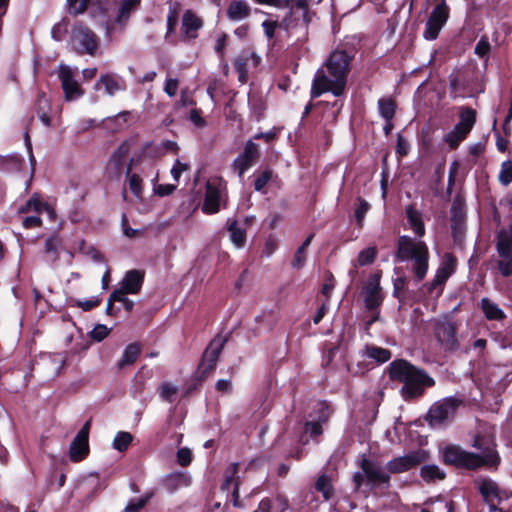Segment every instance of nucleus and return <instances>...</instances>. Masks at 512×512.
I'll list each match as a JSON object with an SVG mask.
<instances>
[{
	"label": "nucleus",
	"instance_id": "1",
	"mask_svg": "<svg viewBox=\"0 0 512 512\" xmlns=\"http://www.w3.org/2000/svg\"><path fill=\"white\" fill-rule=\"evenodd\" d=\"M405 211L407 226L416 237L402 235L398 238L396 259L399 262H410L416 279L421 281L425 278L429 267V249L421 240L426 233L423 213L414 205L407 206Z\"/></svg>",
	"mask_w": 512,
	"mask_h": 512
},
{
	"label": "nucleus",
	"instance_id": "2",
	"mask_svg": "<svg viewBox=\"0 0 512 512\" xmlns=\"http://www.w3.org/2000/svg\"><path fill=\"white\" fill-rule=\"evenodd\" d=\"M472 446L479 450L473 453L456 445H449L443 450V460L446 464L460 469L476 470L480 467L496 469L500 463V457L495 450L492 436L477 435Z\"/></svg>",
	"mask_w": 512,
	"mask_h": 512
},
{
	"label": "nucleus",
	"instance_id": "3",
	"mask_svg": "<svg viewBox=\"0 0 512 512\" xmlns=\"http://www.w3.org/2000/svg\"><path fill=\"white\" fill-rule=\"evenodd\" d=\"M350 63L351 57L346 51H333L324 66L315 74L311 90L312 96L319 97L325 92H331L335 97L341 96L346 87Z\"/></svg>",
	"mask_w": 512,
	"mask_h": 512
},
{
	"label": "nucleus",
	"instance_id": "4",
	"mask_svg": "<svg viewBox=\"0 0 512 512\" xmlns=\"http://www.w3.org/2000/svg\"><path fill=\"white\" fill-rule=\"evenodd\" d=\"M389 375L392 380L403 383L401 393L406 400L422 395L425 387H431L435 383L424 370L403 359L390 363Z\"/></svg>",
	"mask_w": 512,
	"mask_h": 512
},
{
	"label": "nucleus",
	"instance_id": "5",
	"mask_svg": "<svg viewBox=\"0 0 512 512\" xmlns=\"http://www.w3.org/2000/svg\"><path fill=\"white\" fill-rule=\"evenodd\" d=\"M313 15L308 0H290V36H297L295 45L307 39L308 24Z\"/></svg>",
	"mask_w": 512,
	"mask_h": 512
},
{
	"label": "nucleus",
	"instance_id": "6",
	"mask_svg": "<svg viewBox=\"0 0 512 512\" xmlns=\"http://www.w3.org/2000/svg\"><path fill=\"white\" fill-rule=\"evenodd\" d=\"M317 413V420L305 423L303 434L299 438V445L293 450L290 449V457L299 459L303 455V448L309 439L320 436L323 433L322 425L329 419L331 411L326 403H318Z\"/></svg>",
	"mask_w": 512,
	"mask_h": 512
},
{
	"label": "nucleus",
	"instance_id": "7",
	"mask_svg": "<svg viewBox=\"0 0 512 512\" xmlns=\"http://www.w3.org/2000/svg\"><path fill=\"white\" fill-rule=\"evenodd\" d=\"M434 336L445 351H455L459 348L457 338V325L448 317L434 319L433 322Z\"/></svg>",
	"mask_w": 512,
	"mask_h": 512
},
{
	"label": "nucleus",
	"instance_id": "8",
	"mask_svg": "<svg viewBox=\"0 0 512 512\" xmlns=\"http://www.w3.org/2000/svg\"><path fill=\"white\" fill-rule=\"evenodd\" d=\"M71 45L80 54L94 56L99 47V38L89 27L76 24L71 35Z\"/></svg>",
	"mask_w": 512,
	"mask_h": 512
},
{
	"label": "nucleus",
	"instance_id": "9",
	"mask_svg": "<svg viewBox=\"0 0 512 512\" xmlns=\"http://www.w3.org/2000/svg\"><path fill=\"white\" fill-rule=\"evenodd\" d=\"M428 453L423 449L409 451L407 454L395 457L385 464L388 479L392 474L408 472L423 463Z\"/></svg>",
	"mask_w": 512,
	"mask_h": 512
},
{
	"label": "nucleus",
	"instance_id": "10",
	"mask_svg": "<svg viewBox=\"0 0 512 512\" xmlns=\"http://www.w3.org/2000/svg\"><path fill=\"white\" fill-rule=\"evenodd\" d=\"M450 9L446 0H440L431 11L423 31L426 40H435L449 19Z\"/></svg>",
	"mask_w": 512,
	"mask_h": 512
},
{
	"label": "nucleus",
	"instance_id": "11",
	"mask_svg": "<svg viewBox=\"0 0 512 512\" xmlns=\"http://www.w3.org/2000/svg\"><path fill=\"white\" fill-rule=\"evenodd\" d=\"M226 340V337L217 335L209 343L198 366V373L200 374L201 379L207 377L216 369L219 356L226 343Z\"/></svg>",
	"mask_w": 512,
	"mask_h": 512
},
{
	"label": "nucleus",
	"instance_id": "12",
	"mask_svg": "<svg viewBox=\"0 0 512 512\" xmlns=\"http://www.w3.org/2000/svg\"><path fill=\"white\" fill-rule=\"evenodd\" d=\"M460 405V401L453 397H448L436 402L428 412V420L432 425L443 424L451 420Z\"/></svg>",
	"mask_w": 512,
	"mask_h": 512
},
{
	"label": "nucleus",
	"instance_id": "13",
	"mask_svg": "<svg viewBox=\"0 0 512 512\" xmlns=\"http://www.w3.org/2000/svg\"><path fill=\"white\" fill-rule=\"evenodd\" d=\"M496 266L503 277L512 275V246L505 234L496 236Z\"/></svg>",
	"mask_w": 512,
	"mask_h": 512
},
{
	"label": "nucleus",
	"instance_id": "14",
	"mask_svg": "<svg viewBox=\"0 0 512 512\" xmlns=\"http://www.w3.org/2000/svg\"><path fill=\"white\" fill-rule=\"evenodd\" d=\"M58 77L66 101H73L80 98L84 91L76 80V73L67 65H60Z\"/></svg>",
	"mask_w": 512,
	"mask_h": 512
},
{
	"label": "nucleus",
	"instance_id": "15",
	"mask_svg": "<svg viewBox=\"0 0 512 512\" xmlns=\"http://www.w3.org/2000/svg\"><path fill=\"white\" fill-rule=\"evenodd\" d=\"M258 146L252 140L246 142L244 151L234 159L232 163L233 170L238 173L240 178L245 171L251 168L258 160Z\"/></svg>",
	"mask_w": 512,
	"mask_h": 512
},
{
	"label": "nucleus",
	"instance_id": "16",
	"mask_svg": "<svg viewBox=\"0 0 512 512\" xmlns=\"http://www.w3.org/2000/svg\"><path fill=\"white\" fill-rule=\"evenodd\" d=\"M457 265L456 258L451 253H445L441 259L440 265L432 281L428 284V289L433 291L437 287H442L448 278L455 272Z\"/></svg>",
	"mask_w": 512,
	"mask_h": 512
},
{
	"label": "nucleus",
	"instance_id": "17",
	"mask_svg": "<svg viewBox=\"0 0 512 512\" xmlns=\"http://www.w3.org/2000/svg\"><path fill=\"white\" fill-rule=\"evenodd\" d=\"M365 306L369 311H374L382 304L383 295L380 287V278L373 275L363 287Z\"/></svg>",
	"mask_w": 512,
	"mask_h": 512
},
{
	"label": "nucleus",
	"instance_id": "18",
	"mask_svg": "<svg viewBox=\"0 0 512 512\" xmlns=\"http://www.w3.org/2000/svg\"><path fill=\"white\" fill-rule=\"evenodd\" d=\"M221 184L215 181L206 183L205 199L202 211L205 214H215L220 210Z\"/></svg>",
	"mask_w": 512,
	"mask_h": 512
},
{
	"label": "nucleus",
	"instance_id": "19",
	"mask_svg": "<svg viewBox=\"0 0 512 512\" xmlns=\"http://www.w3.org/2000/svg\"><path fill=\"white\" fill-rule=\"evenodd\" d=\"M359 466L367 480H388L385 465L362 454L359 458Z\"/></svg>",
	"mask_w": 512,
	"mask_h": 512
},
{
	"label": "nucleus",
	"instance_id": "20",
	"mask_svg": "<svg viewBox=\"0 0 512 512\" xmlns=\"http://www.w3.org/2000/svg\"><path fill=\"white\" fill-rule=\"evenodd\" d=\"M103 86L105 93L109 96H114L117 92L126 89L125 81L115 74H102L95 84V89H100Z\"/></svg>",
	"mask_w": 512,
	"mask_h": 512
},
{
	"label": "nucleus",
	"instance_id": "21",
	"mask_svg": "<svg viewBox=\"0 0 512 512\" xmlns=\"http://www.w3.org/2000/svg\"><path fill=\"white\" fill-rule=\"evenodd\" d=\"M203 26V21L195 13L188 10L182 17V35L186 40L195 39L197 31Z\"/></svg>",
	"mask_w": 512,
	"mask_h": 512
},
{
	"label": "nucleus",
	"instance_id": "22",
	"mask_svg": "<svg viewBox=\"0 0 512 512\" xmlns=\"http://www.w3.org/2000/svg\"><path fill=\"white\" fill-rule=\"evenodd\" d=\"M143 274L137 270L128 271L122 282L121 287L118 290H124L130 294H137L143 284Z\"/></svg>",
	"mask_w": 512,
	"mask_h": 512
},
{
	"label": "nucleus",
	"instance_id": "23",
	"mask_svg": "<svg viewBox=\"0 0 512 512\" xmlns=\"http://www.w3.org/2000/svg\"><path fill=\"white\" fill-rule=\"evenodd\" d=\"M89 453V443L87 438H81L76 435L70 444L69 457L72 461L78 462L83 460Z\"/></svg>",
	"mask_w": 512,
	"mask_h": 512
},
{
	"label": "nucleus",
	"instance_id": "24",
	"mask_svg": "<svg viewBox=\"0 0 512 512\" xmlns=\"http://www.w3.org/2000/svg\"><path fill=\"white\" fill-rule=\"evenodd\" d=\"M480 308L489 321H502L506 318L505 312L499 305L488 298L481 299Z\"/></svg>",
	"mask_w": 512,
	"mask_h": 512
},
{
	"label": "nucleus",
	"instance_id": "25",
	"mask_svg": "<svg viewBox=\"0 0 512 512\" xmlns=\"http://www.w3.org/2000/svg\"><path fill=\"white\" fill-rule=\"evenodd\" d=\"M137 162H138V160L135 158H132L130 160V162L126 168V176H127V182H128L129 189L131 190V192L134 194V196L136 198L140 199L142 197V191H143L142 178L138 174L132 173V170L136 166Z\"/></svg>",
	"mask_w": 512,
	"mask_h": 512
},
{
	"label": "nucleus",
	"instance_id": "26",
	"mask_svg": "<svg viewBox=\"0 0 512 512\" xmlns=\"http://www.w3.org/2000/svg\"><path fill=\"white\" fill-rule=\"evenodd\" d=\"M140 4V0H121L114 24L124 26L130 17L131 12L135 11Z\"/></svg>",
	"mask_w": 512,
	"mask_h": 512
},
{
	"label": "nucleus",
	"instance_id": "27",
	"mask_svg": "<svg viewBox=\"0 0 512 512\" xmlns=\"http://www.w3.org/2000/svg\"><path fill=\"white\" fill-rule=\"evenodd\" d=\"M250 15V7L245 1H232L227 8V16L230 20L240 21Z\"/></svg>",
	"mask_w": 512,
	"mask_h": 512
},
{
	"label": "nucleus",
	"instance_id": "28",
	"mask_svg": "<svg viewBox=\"0 0 512 512\" xmlns=\"http://www.w3.org/2000/svg\"><path fill=\"white\" fill-rule=\"evenodd\" d=\"M51 110L50 100L46 97L44 93H39L37 97V103H36V112L40 119V121L45 125L46 127H50L51 117L49 115Z\"/></svg>",
	"mask_w": 512,
	"mask_h": 512
},
{
	"label": "nucleus",
	"instance_id": "29",
	"mask_svg": "<svg viewBox=\"0 0 512 512\" xmlns=\"http://www.w3.org/2000/svg\"><path fill=\"white\" fill-rule=\"evenodd\" d=\"M478 490L482 495L483 501L489 503L491 499H497L502 501L501 490L499 489L497 482H477Z\"/></svg>",
	"mask_w": 512,
	"mask_h": 512
},
{
	"label": "nucleus",
	"instance_id": "30",
	"mask_svg": "<svg viewBox=\"0 0 512 512\" xmlns=\"http://www.w3.org/2000/svg\"><path fill=\"white\" fill-rule=\"evenodd\" d=\"M62 248L63 243L58 235H53L45 240L44 251L51 262H56L59 259Z\"/></svg>",
	"mask_w": 512,
	"mask_h": 512
},
{
	"label": "nucleus",
	"instance_id": "31",
	"mask_svg": "<svg viewBox=\"0 0 512 512\" xmlns=\"http://www.w3.org/2000/svg\"><path fill=\"white\" fill-rule=\"evenodd\" d=\"M129 152L130 146L127 142H124L111 155L109 164L114 167L117 173H121L123 163Z\"/></svg>",
	"mask_w": 512,
	"mask_h": 512
},
{
	"label": "nucleus",
	"instance_id": "32",
	"mask_svg": "<svg viewBox=\"0 0 512 512\" xmlns=\"http://www.w3.org/2000/svg\"><path fill=\"white\" fill-rule=\"evenodd\" d=\"M476 122V111L472 108H462L460 111V119L459 122L455 125L458 128L462 129L464 132H469L472 130L474 124Z\"/></svg>",
	"mask_w": 512,
	"mask_h": 512
},
{
	"label": "nucleus",
	"instance_id": "33",
	"mask_svg": "<svg viewBox=\"0 0 512 512\" xmlns=\"http://www.w3.org/2000/svg\"><path fill=\"white\" fill-rule=\"evenodd\" d=\"M23 159L16 155H0V171L2 172H14L19 171L22 166Z\"/></svg>",
	"mask_w": 512,
	"mask_h": 512
},
{
	"label": "nucleus",
	"instance_id": "34",
	"mask_svg": "<svg viewBox=\"0 0 512 512\" xmlns=\"http://www.w3.org/2000/svg\"><path fill=\"white\" fill-rule=\"evenodd\" d=\"M141 347L137 343L129 344L123 351L121 360L118 363L119 368L132 365L138 358Z\"/></svg>",
	"mask_w": 512,
	"mask_h": 512
},
{
	"label": "nucleus",
	"instance_id": "35",
	"mask_svg": "<svg viewBox=\"0 0 512 512\" xmlns=\"http://www.w3.org/2000/svg\"><path fill=\"white\" fill-rule=\"evenodd\" d=\"M313 239V234H310L305 241L301 244V246L296 250L291 265L295 269H301L307 258V249Z\"/></svg>",
	"mask_w": 512,
	"mask_h": 512
},
{
	"label": "nucleus",
	"instance_id": "36",
	"mask_svg": "<svg viewBox=\"0 0 512 512\" xmlns=\"http://www.w3.org/2000/svg\"><path fill=\"white\" fill-rule=\"evenodd\" d=\"M396 104L390 98H381L378 100V112L384 120H393Z\"/></svg>",
	"mask_w": 512,
	"mask_h": 512
},
{
	"label": "nucleus",
	"instance_id": "37",
	"mask_svg": "<svg viewBox=\"0 0 512 512\" xmlns=\"http://www.w3.org/2000/svg\"><path fill=\"white\" fill-rule=\"evenodd\" d=\"M366 356L374 359L378 363H385L391 358V352L385 348L377 346H366Z\"/></svg>",
	"mask_w": 512,
	"mask_h": 512
},
{
	"label": "nucleus",
	"instance_id": "38",
	"mask_svg": "<svg viewBox=\"0 0 512 512\" xmlns=\"http://www.w3.org/2000/svg\"><path fill=\"white\" fill-rule=\"evenodd\" d=\"M230 232V239L232 243L237 247L241 248L246 240V232L238 226L237 221H232L228 227Z\"/></svg>",
	"mask_w": 512,
	"mask_h": 512
},
{
	"label": "nucleus",
	"instance_id": "39",
	"mask_svg": "<svg viewBox=\"0 0 512 512\" xmlns=\"http://www.w3.org/2000/svg\"><path fill=\"white\" fill-rule=\"evenodd\" d=\"M468 133L454 126V128L444 136V141L451 149H455L467 137Z\"/></svg>",
	"mask_w": 512,
	"mask_h": 512
},
{
	"label": "nucleus",
	"instance_id": "40",
	"mask_svg": "<svg viewBox=\"0 0 512 512\" xmlns=\"http://www.w3.org/2000/svg\"><path fill=\"white\" fill-rule=\"evenodd\" d=\"M421 476L424 480H442L446 474L437 465H424L421 468Z\"/></svg>",
	"mask_w": 512,
	"mask_h": 512
},
{
	"label": "nucleus",
	"instance_id": "41",
	"mask_svg": "<svg viewBox=\"0 0 512 512\" xmlns=\"http://www.w3.org/2000/svg\"><path fill=\"white\" fill-rule=\"evenodd\" d=\"M31 210H33L37 213H41L43 210L51 212L48 205L46 203L41 202L37 196H32L26 202V204L19 209V212L26 213Z\"/></svg>",
	"mask_w": 512,
	"mask_h": 512
},
{
	"label": "nucleus",
	"instance_id": "42",
	"mask_svg": "<svg viewBox=\"0 0 512 512\" xmlns=\"http://www.w3.org/2000/svg\"><path fill=\"white\" fill-rule=\"evenodd\" d=\"M132 440L133 437L129 432L120 431L114 437L112 445L114 449L123 452L128 448Z\"/></svg>",
	"mask_w": 512,
	"mask_h": 512
},
{
	"label": "nucleus",
	"instance_id": "43",
	"mask_svg": "<svg viewBox=\"0 0 512 512\" xmlns=\"http://www.w3.org/2000/svg\"><path fill=\"white\" fill-rule=\"evenodd\" d=\"M153 493L148 492L138 499H133L128 502L126 507L124 508V512H140L142 508L148 503V501L152 498Z\"/></svg>",
	"mask_w": 512,
	"mask_h": 512
},
{
	"label": "nucleus",
	"instance_id": "44",
	"mask_svg": "<svg viewBox=\"0 0 512 512\" xmlns=\"http://www.w3.org/2000/svg\"><path fill=\"white\" fill-rule=\"evenodd\" d=\"M498 180L503 186H508L512 182V161L506 160L501 164Z\"/></svg>",
	"mask_w": 512,
	"mask_h": 512
},
{
	"label": "nucleus",
	"instance_id": "45",
	"mask_svg": "<svg viewBox=\"0 0 512 512\" xmlns=\"http://www.w3.org/2000/svg\"><path fill=\"white\" fill-rule=\"evenodd\" d=\"M377 255V250L375 247H368L359 252L357 263L359 266H365L373 263Z\"/></svg>",
	"mask_w": 512,
	"mask_h": 512
},
{
	"label": "nucleus",
	"instance_id": "46",
	"mask_svg": "<svg viewBox=\"0 0 512 512\" xmlns=\"http://www.w3.org/2000/svg\"><path fill=\"white\" fill-rule=\"evenodd\" d=\"M333 482H314L313 491L319 492L322 494L323 499L328 501L334 495V487Z\"/></svg>",
	"mask_w": 512,
	"mask_h": 512
},
{
	"label": "nucleus",
	"instance_id": "47",
	"mask_svg": "<svg viewBox=\"0 0 512 512\" xmlns=\"http://www.w3.org/2000/svg\"><path fill=\"white\" fill-rule=\"evenodd\" d=\"M160 396L167 402H173L177 393V387L171 383H163L160 386Z\"/></svg>",
	"mask_w": 512,
	"mask_h": 512
},
{
	"label": "nucleus",
	"instance_id": "48",
	"mask_svg": "<svg viewBox=\"0 0 512 512\" xmlns=\"http://www.w3.org/2000/svg\"><path fill=\"white\" fill-rule=\"evenodd\" d=\"M369 209L370 204L366 200L358 198V204L355 208V218L359 226L362 225L365 215L369 211Z\"/></svg>",
	"mask_w": 512,
	"mask_h": 512
},
{
	"label": "nucleus",
	"instance_id": "49",
	"mask_svg": "<svg viewBox=\"0 0 512 512\" xmlns=\"http://www.w3.org/2000/svg\"><path fill=\"white\" fill-rule=\"evenodd\" d=\"M126 294H129L128 292H124V290H115L112 292V298L116 299V302H120L124 305V308L127 311H131L134 306V302L126 297Z\"/></svg>",
	"mask_w": 512,
	"mask_h": 512
},
{
	"label": "nucleus",
	"instance_id": "50",
	"mask_svg": "<svg viewBox=\"0 0 512 512\" xmlns=\"http://www.w3.org/2000/svg\"><path fill=\"white\" fill-rule=\"evenodd\" d=\"M490 43L487 37H481L475 46V54L481 58L488 56L490 52Z\"/></svg>",
	"mask_w": 512,
	"mask_h": 512
},
{
	"label": "nucleus",
	"instance_id": "51",
	"mask_svg": "<svg viewBox=\"0 0 512 512\" xmlns=\"http://www.w3.org/2000/svg\"><path fill=\"white\" fill-rule=\"evenodd\" d=\"M69 11L72 14L83 13L88 5L89 0H67Z\"/></svg>",
	"mask_w": 512,
	"mask_h": 512
},
{
	"label": "nucleus",
	"instance_id": "52",
	"mask_svg": "<svg viewBox=\"0 0 512 512\" xmlns=\"http://www.w3.org/2000/svg\"><path fill=\"white\" fill-rule=\"evenodd\" d=\"M277 248L278 241L273 236H269L264 243L262 255L269 257L276 251Z\"/></svg>",
	"mask_w": 512,
	"mask_h": 512
},
{
	"label": "nucleus",
	"instance_id": "53",
	"mask_svg": "<svg viewBox=\"0 0 512 512\" xmlns=\"http://www.w3.org/2000/svg\"><path fill=\"white\" fill-rule=\"evenodd\" d=\"M249 62L248 52H243L234 61V67L237 72H244L248 70L247 64Z\"/></svg>",
	"mask_w": 512,
	"mask_h": 512
},
{
	"label": "nucleus",
	"instance_id": "54",
	"mask_svg": "<svg viewBox=\"0 0 512 512\" xmlns=\"http://www.w3.org/2000/svg\"><path fill=\"white\" fill-rule=\"evenodd\" d=\"M192 460V452L188 448H181L177 451V461L181 466H187Z\"/></svg>",
	"mask_w": 512,
	"mask_h": 512
},
{
	"label": "nucleus",
	"instance_id": "55",
	"mask_svg": "<svg viewBox=\"0 0 512 512\" xmlns=\"http://www.w3.org/2000/svg\"><path fill=\"white\" fill-rule=\"evenodd\" d=\"M189 169V165L176 160L172 169L171 174L175 181H179L181 174Z\"/></svg>",
	"mask_w": 512,
	"mask_h": 512
},
{
	"label": "nucleus",
	"instance_id": "56",
	"mask_svg": "<svg viewBox=\"0 0 512 512\" xmlns=\"http://www.w3.org/2000/svg\"><path fill=\"white\" fill-rule=\"evenodd\" d=\"M271 178V173L269 171H264L261 173L254 181V188L256 191H261L268 181Z\"/></svg>",
	"mask_w": 512,
	"mask_h": 512
},
{
	"label": "nucleus",
	"instance_id": "57",
	"mask_svg": "<svg viewBox=\"0 0 512 512\" xmlns=\"http://www.w3.org/2000/svg\"><path fill=\"white\" fill-rule=\"evenodd\" d=\"M178 85H179L178 79L167 78L165 86H164L165 93L170 97H174L177 93Z\"/></svg>",
	"mask_w": 512,
	"mask_h": 512
},
{
	"label": "nucleus",
	"instance_id": "58",
	"mask_svg": "<svg viewBox=\"0 0 512 512\" xmlns=\"http://www.w3.org/2000/svg\"><path fill=\"white\" fill-rule=\"evenodd\" d=\"M108 335V329L105 325H97L91 332V337L96 341H102Z\"/></svg>",
	"mask_w": 512,
	"mask_h": 512
},
{
	"label": "nucleus",
	"instance_id": "59",
	"mask_svg": "<svg viewBox=\"0 0 512 512\" xmlns=\"http://www.w3.org/2000/svg\"><path fill=\"white\" fill-rule=\"evenodd\" d=\"M405 285H406V280L403 277H399V278H396L394 280V283H393V286H394L393 295L395 297H397L398 299H400V300L402 298L401 291L405 288Z\"/></svg>",
	"mask_w": 512,
	"mask_h": 512
},
{
	"label": "nucleus",
	"instance_id": "60",
	"mask_svg": "<svg viewBox=\"0 0 512 512\" xmlns=\"http://www.w3.org/2000/svg\"><path fill=\"white\" fill-rule=\"evenodd\" d=\"M22 224L25 228H28V229L40 227L42 224V220L38 216H28L23 219Z\"/></svg>",
	"mask_w": 512,
	"mask_h": 512
},
{
	"label": "nucleus",
	"instance_id": "61",
	"mask_svg": "<svg viewBox=\"0 0 512 512\" xmlns=\"http://www.w3.org/2000/svg\"><path fill=\"white\" fill-rule=\"evenodd\" d=\"M175 189L176 186L173 184L158 185L155 187V193L163 197L170 195Z\"/></svg>",
	"mask_w": 512,
	"mask_h": 512
},
{
	"label": "nucleus",
	"instance_id": "62",
	"mask_svg": "<svg viewBox=\"0 0 512 512\" xmlns=\"http://www.w3.org/2000/svg\"><path fill=\"white\" fill-rule=\"evenodd\" d=\"M226 41H227V35L225 33H222L216 40L214 49L221 56L223 55V52H224V49L226 46Z\"/></svg>",
	"mask_w": 512,
	"mask_h": 512
},
{
	"label": "nucleus",
	"instance_id": "63",
	"mask_svg": "<svg viewBox=\"0 0 512 512\" xmlns=\"http://www.w3.org/2000/svg\"><path fill=\"white\" fill-rule=\"evenodd\" d=\"M327 310H328V302L326 301V302H323L321 304V306L318 308V310L313 318L314 324H318L323 319Z\"/></svg>",
	"mask_w": 512,
	"mask_h": 512
},
{
	"label": "nucleus",
	"instance_id": "64",
	"mask_svg": "<svg viewBox=\"0 0 512 512\" xmlns=\"http://www.w3.org/2000/svg\"><path fill=\"white\" fill-rule=\"evenodd\" d=\"M216 390L219 392H230L232 390V383L230 380L221 379L216 383Z\"/></svg>",
	"mask_w": 512,
	"mask_h": 512
}]
</instances>
